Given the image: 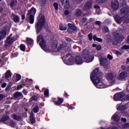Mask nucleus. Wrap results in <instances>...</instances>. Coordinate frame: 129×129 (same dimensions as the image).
<instances>
[{
    "instance_id": "1",
    "label": "nucleus",
    "mask_w": 129,
    "mask_h": 129,
    "mask_svg": "<svg viewBox=\"0 0 129 129\" xmlns=\"http://www.w3.org/2000/svg\"><path fill=\"white\" fill-rule=\"evenodd\" d=\"M101 75H102V74L99 71V69L97 68L94 70L91 75V80L97 88H106V87L109 86V85H107V84L102 82Z\"/></svg>"
},
{
    "instance_id": "2",
    "label": "nucleus",
    "mask_w": 129,
    "mask_h": 129,
    "mask_svg": "<svg viewBox=\"0 0 129 129\" xmlns=\"http://www.w3.org/2000/svg\"><path fill=\"white\" fill-rule=\"evenodd\" d=\"M120 9V13L121 14V16L123 18H125V19H126V18L128 17L129 7L126 5V3H125V2H122L121 4Z\"/></svg>"
},
{
    "instance_id": "3",
    "label": "nucleus",
    "mask_w": 129,
    "mask_h": 129,
    "mask_svg": "<svg viewBox=\"0 0 129 129\" xmlns=\"http://www.w3.org/2000/svg\"><path fill=\"white\" fill-rule=\"evenodd\" d=\"M81 55L86 63H90V62H92V61H93V59H94V56L91 55L89 53V51L87 49L84 50L82 52Z\"/></svg>"
},
{
    "instance_id": "4",
    "label": "nucleus",
    "mask_w": 129,
    "mask_h": 129,
    "mask_svg": "<svg viewBox=\"0 0 129 129\" xmlns=\"http://www.w3.org/2000/svg\"><path fill=\"white\" fill-rule=\"evenodd\" d=\"M113 99L115 101L129 100V95L126 96L124 93H116L114 95Z\"/></svg>"
},
{
    "instance_id": "5",
    "label": "nucleus",
    "mask_w": 129,
    "mask_h": 129,
    "mask_svg": "<svg viewBox=\"0 0 129 129\" xmlns=\"http://www.w3.org/2000/svg\"><path fill=\"white\" fill-rule=\"evenodd\" d=\"M45 25V16H42L38 20L37 24H36V32L37 33H40L41 32V30H42V28H43V26Z\"/></svg>"
},
{
    "instance_id": "6",
    "label": "nucleus",
    "mask_w": 129,
    "mask_h": 129,
    "mask_svg": "<svg viewBox=\"0 0 129 129\" xmlns=\"http://www.w3.org/2000/svg\"><path fill=\"white\" fill-rule=\"evenodd\" d=\"M70 47L67 46V43H66V42L60 44L57 48V51L58 52H62V53H64V52H70Z\"/></svg>"
},
{
    "instance_id": "7",
    "label": "nucleus",
    "mask_w": 129,
    "mask_h": 129,
    "mask_svg": "<svg viewBox=\"0 0 129 129\" xmlns=\"http://www.w3.org/2000/svg\"><path fill=\"white\" fill-rule=\"evenodd\" d=\"M61 57H62V59L63 60H66L67 58H68L69 62L67 63L68 65H72V63L73 62H74V57L71 55V54L70 53H67L66 55L64 54H61Z\"/></svg>"
},
{
    "instance_id": "8",
    "label": "nucleus",
    "mask_w": 129,
    "mask_h": 129,
    "mask_svg": "<svg viewBox=\"0 0 129 129\" xmlns=\"http://www.w3.org/2000/svg\"><path fill=\"white\" fill-rule=\"evenodd\" d=\"M37 42H40V46L41 47L42 49L44 50V51H46L47 45H46V42H45V40H44V38H43L42 35H39L37 37Z\"/></svg>"
},
{
    "instance_id": "9",
    "label": "nucleus",
    "mask_w": 129,
    "mask_h": 129,
    "mask_svg": "<svg viewBox=\"0 0 129 129\" xmlns=\"http://www.w3.org/2000/svg\"><path fill=\"white\" fill-rule=\"evenodd\" d=\"M36 9L32 8L28 11L27 16H29V22L30 24H34V15L36 14Z\"/></svg>"
},
{
    "instance_id": "10",
    "label": "nucleus",
    "mask_w": 129,
    "mask_h": 129,
    "mask_svg": "<svg viewBox=\"0 0 129 129\" xmlns=\"http://www.w3.org/2000/svg\"><path fill=\"white\" fill-rule=\"evenodd\" d=\"M13 36V34H10V36L7 38V40L6 41V43L4 45V47L6 49H8L14 43V41H15V38L13 37L11 38V37Z\"/></svg>"
},
{
    "instance_id": "11",
    "label": "nucleus",
    "mask_w": 129,
    "mask_h": 129,
    "mask_svg": "<svg viewBox=\"0 0 129 129\" xmlns=\"http://www.w3.org/2000/svg\"><path fill=\"white\" fill-rule=\"evenodd\" d=\"M124 39L123 35L118 33L116 35L115 38L113 41V44L114 45H117L118 44L119 41H122Z\"/></svg>"
},
{
    "instance_id": "12",
    "label": "nucleus",
    "mask_w": 129,
    "mask_h": 129,
    "mask_svg": "<svg viewBox=\"0 0 129 129\" xmlns=\"http://www.w3.org/2000/svg\"><path fill=\"white\" fill-rule=\"evenodd\" d=\"M99 60L100 61V64L102 66H103L104 68H107L108 67V60L106 58L99 57Z\"/></svg>"
},
{
    "instance_id": "13",
    "label": "nucleus",
    "mask_w": 129,
    "mask_h": 129,
    "mask_svg": "<svg viewBox=\"0 0 129 129\" xmlns=\"http://www.w3.org/2000/svg\"><path fill=\"white\" fill-rule=\"evenodd\" d=\"M111 6L114 11H117V10H118L119 3L117 0H112Z\"/></svg>"
},
{
    "instance_id": "14",
    "label": "nucleus",
    "mask_w": 129,
    "mask_h": 129,
    "mask_svg": "<svg viewBox=\"0 0 129 129\" xmlns=\"http://www.w3.org/2000/svg\"><path fill=\"white\" fill-rule=\"evenodd\" d=\"M68 27H69L68 29V32L69 34H72L73 32L77 31V27L72 24L69 23Z\"/></svg>"
},
{
    "instance_id": "15",
    "label": "nucleus",
    "mask_w": 129,
    "mask_h": 129,
    "mask_svg": "<svg viewBox=\"0 0 129 129\" xmlns=\"http://www.w3.org/2000/svg\"><path fill=\"white\" fill-rule=\"evenodd\" d=\"M114 18L115 22L117 24H121V23H122V21H123L124 19H125V18L123 17V16H122V17H120L118 15H114Z\"/></svg>"
},
{
    "instance_id": "16",
    "label": "nucleus",
    "mask_w": 129,
    "mask_h": 129,
    "mask_svg": "<svg viewBox=\"0 0 129 129\" xmlns=\"http://www.w3.org/2000/svg\"><path fill=\"white\" fill-rule=\"evenodd\" d=\"M92 6V2L91 1H88L85 4L83 10L84 11H88L91 9Z\"/></svg>"
},
{
    "instance_id": "17",
    "label": "nucleus",
    "mask_w": 129,
    "mask_h": 129,
    "mask_svg": "<svg viewBox=\"0 0 129 129\" xmlns=\"http://www.w3.org/2000/svg\"><path fill=\"white\" fill-rule=\"evenodd\" d=\"M111 119L116 122L119 121V120H120V117L118 115V113H115L113 114L111 117Z\"/></svg>"
},
{
    "instance_id": "18",
    "label": "nucleus",
    "mask_w": 129,
    "mask_h": 129,
    "mask_svg": "<svg viewBox=\"0 0 129 129\" xmlns=\"http://www.w3.org/2000/svg\"><path fill=\"white\" fill-rule=\"evenodd\" d=\"M76 64L78 65H80L83 63V60H82V57L80 56H77L75 59Z\"/></svg>"
},
{
    "instance_id": "19",
    "label": "nucleus",
    "mask_w": 129,
    "mask_h": 129,
    "mask_svg": "<svg viewBox=\"0 0 129 129\" xmlns=\"http://www.w3.org/2000/svg\"><path fill=\"white\" fill-rule=\"evenodd\" d=\"M117 109L118 110H125L126 109V106L125 105H121L120 104H118L116 106Z\"/></svg>"
},
{
    "instance_id": "20",
    "label": "nucleus",
    "mask_w": 129,
    "mask_h": 129,
    "mask_svg": "<svg viewBox=\"0 0 129 129\" xmlns=\"http://www.w3.org/2000/svg\"><path fill=\"white\" fill-rule=\"evenodd\" d=\"M105 77L108 81L112 80L113 79V75L111 73H108L105 74Z\"/></svg>"
},
{
    "instance_id": "21",
    "label": "nucleus",
    "mask_w": 129,
    "mask_h": 129,
    "mask_svg": "<svg viewBox=\"0 0 129 129\" xmlns=\"http://www.w3.org/2000/svg\"><path fill=\"white\" fill-rule=\"evenodd\" d=\"M74 14L76 17H80L82 15V10L78 9L75 11Z\"/></svg>"
},
{
    "instance_id": "22",
    "label": "nucleus",
    "mask_w": 129,
    "mask_h": 129,
    "mask_svg": "<svg viewBox=\"0 0 129 129\" xmlns=\"http://www.w3.org/2000/svg\"><path fill=\"white\" fill-rule=\"evenodd\" d=\"M7 35V32L6 31L3 30L2 31L0 32V41L1 40H3V38L6 37V35Z\"/></svg>"
},
{
    "instance_id": "23",
    "label": "nucleus",
    "mask_w": 129,
    "mask_h": 129,
    "mask_svg": "<svg viewBox=\"0 0 129 129\" xmlns=\"http://www.w3.org/2000/svg\"><path fill=\"white\" fill-rule=\"evenodd\" d=\"M12 118H13V119H15V120H18V121L20 120H22V116H18L16 114H13L12 115Z\"/></svg>"
},
{
    "instance_id": "24",
    "label": "nucleus",
    "mask_w": 129,
    "mask_h": 129,
    "mask_svg": "<svg viewBox=\"0 0 129 129\" xmlns=\"http://www.w3.org/2000/svg\"><path fill=\"white\" fill-rule=\"evenodd\" d=\"M14 98H18V97H23V94L20 92H16L15 93L14 95Z\"/></svg>"
},
{
    "instance_id": "25",
    "label": "nucleus",
    "mask_w": 129,
    "mask_h": 129,
    "mask_svg": "<svg viewBox=\"0 0 129 129\" xmlns=\"http://www.w3.org/2000/svg\"><path fill=\"white\" fill-rule=\"evenodd\" d=\"M34 113L33 112H31L30 113V122L31 123H35V118H34Z\"/></svg>"
},
{
    "instance_id": "26",
    "label": "nucleus",
    "mask_w": 129,
    "mask_h": 129,
    "mask_svg": "<svg viewBox=\"0 0 129 129\" xmlns=\"http://www.w3.org/2000/svg\"><path fill=\"white\" fill-rule=\"evenodd\" d=\"M119 76L122 79H124V78H126L127 77V73H126V72H122L120 74Z\"/></svg>"
},
{
    "instance_id": "27",
    "label": "nucleus",
    "mask_w": 129,
    "mask_h": 129,
    "mask_svg": "<svg viewBox=\"0 0 129 129\" xmlns=\"http://www.w3.org/2000/svg\"><path fill=\"white\" fill-rule=\"evenodd\" d=\"M27 44L29 45V46H30V47H32L34 44V41L33 39L31 38H28L27 40Z\"/></svg>"
},
{
    "instance_id": "28",
    "label": "nucleus",
    "mask_w": 129,
    "mask_h": 129,
    "mask_svg": "<svg viewBox=\"0 0 129 129\" xmlns=\"http://www.w3.org/2000/svg\"><path fill=\"white\" fill-rule=\"evenodd\" d=\"M62 103H63V99L60 98H58V100L57 101L55 102V104H56V105H61V104H62Z\"/></svg>"
},
{
    "instance_id": "29",
    "label": "nucleus",
    "mask_w": 129,
    "mask_h": 129,
    "mask_svg": "<svg viewBox=\"0 0 129 129\" xmlns=\"http://www.w3.org/2000/svg\"><path fill=\"white\" fill-rule=\"evenodd\" d=\"M12 76V73H11V71H7L6 73H5V78L6 79H8V78H10Z\"/></svg>"
},
{
    "instance_id": "30",
    "label": "nucleus",
    "mask_w": 129,
    "mask_h": 129,
    "mask_svg": "<svg viewBox=\"0 0 129 129\" xmlns=\"http://www.w3.org/2000/svg\"><path fill=\"white\" fill-rule=\"evenodd\" d=\"M64 8V9H69L70 8V4L69 3V0H66Z\"/></svg>"
},
{
    "instance_id": "31",
    "label": "nucleus",
    "mask_w": 129,
    "mask_h": 129,
    "mask_svg": "<svg viewBox=\"0 0 129 129\" xmlns=\"http://www.w3.org/2000/svg\"><path fill=\"white\" fill-rule=\"evenodd\" d=\"M93 39L94 41H97V42H102V39L96 37V35L93 36Z\"/></svg>"
},
{
    "instance_id": "32",
    "label": "nucleus",
    "mask_w": 129,
    "mask_h": 129,
    "mask_svg": "<svg viewBox=\"0 0 129 129\" xmlns=\"http://www.w3.org/2000/svg\"><path fill=\"white\" fill-rule=\"evenodd\" d=\"M13 21L15 23H18L20 21V18L17 15H13Z\"/></svg>"
},
{
    "instance_id": "33",
    "label": "nucleus",
    "mask_w": 129,
    "mask_h": 129,
    "mask_svg": "<svg viewBox=\"0 0 129 129\" xmlns=\"http://www.w3.org/2000/svg\"><path fill=\"white\" fill-rule=\"evenodd\" d=\"M32 111H33L34 113H38V112H39V107L35 106V107L32 109Z\"/></svg>"
},
{
    "instance_id": "34",
    "label": "nucleus",
    "mask_w": 129,
    "mask_h": 129,
    "mask_svg": "<svg viewBox=\"0 0 129 129\" xmlns=\"http://www.w3.org/2000/svg\"><path fill=\"white\" fill-rule=\"evenodd\" d=\"M59 30L60 31H66L67 30V27H63L62 24L59 25Z\"/></svg>"
},
{
    "instance_id": "35",
    "label": "nucleus",
    "mask_w": 129,
    "mask_h": 129,
    "mask_svg": "<svg viewBox=\"0 0 129 129\" xmlns=\"http://www.w3.org/2000/svg\"><path fill=\"white\" fill-rule=\"evenodd\" d=\"M9 119V116H4L2 118H1V121H6V120H8Z\"/></svg>"
},
{
    "instance_id": "36",
    "label": "nucleus",
    "mask_w": 129,
    "mask_h": 129,
    "mask_svg": "<svg viewBox=\"0 0 129 129\" xmlns=\"http://www.w3.org/2000/svg\"><path fill=\"white\" fill-rule=\"evenodd\" d=\"M9 121H10V124H9L11 126H15V125H16V123L15 122H14V120H10Z\"/></svg>"
},
{
    "instance_id": "37",
    "label": "nucleus",
    "mask_w": 129,
    "mask_h": 129,
    "mask_svg": "<svg viewBox=\"0 0 129 129\" xmlns=\"http://www.w3.org/2000/svg\"><path fill=\"white\" fill-rule=\"evenodd\" d=\"M122 128H127V127H129V123H125L122 125Z\"/></svg>"
},
{
    "instance_id": "38",
    "label": "nucleus",
    "mask_w": 129,
    "mask_h": 129,
    "mask_svg": "<svg viewBox=\"0 0 129 129\" xmlns=\"http://www.w3.org/2000/svg\"><path fill=\"white\" fill-rule=\"evenodd\" d=\"M44 94L46 97H48V96H49V90H45Z\"/></svg>"
},
{
    "instance_id": "39",
    "label": "nucleus",
    "mask_w": 129,
    "mask_h": 129,
    "mask_svg": "<svg viewBox=\"0 0 129 129\" xmlns=\"http://www.w3.org/2000/svg\"><path fill=\"white\" fill-rule=\"evenodd\" d=\"M20 49L21 50V51H25V50H26V46L24 44L20 45Z\"/></svg>"
},
{
    "instance_id": "40",
    "label": "nucleus",
    "mask_w": 129,
    "mask_h": 129,
    "mask_svg": "<svg viewBox=\"0 0 129 129\" xmlns=\"http://www.w3.org/2000/svg\"><path fill=\"white\" fill-rule=\"evenodd\" d=\"M17 0H15L14 1H12L11 4H10V6L12 8H13V7H14V6H15V4H17Z\"/></svg>"
},
{
    "instance_id": "41",
    "label": "nucleus",
    "mask_w": 129,
    "mask_h": 129,
    "mask_svg": "<svg viewBox=\"0 0 129 129\" xmlns=\"http://www.w3.org/2000/svg\"><path fill=\"white\" fill-rule=\"evenodd\" d=\"M122 50H128L129 49V45H124L122 47Z\"/></svg>"
},
{
    "instance_id": "42",
    "label": "nucleus",
    "mask_w": 129,
    "mask_h": 129,
    "mask_svg": "<svg viewBox=\"0 0 129 129\" xmlns=\"http://www.w3.org/2000/svg\"><path fill=\"white\" fill-rule=\"evenodd\" d=\"M53 7H54L55 11H58V3H54L53 4Z\"/></svg>"
},
{
    "instance_id": "43",
    "label": "nucleus",
    "mask_w": 129,
    "mask_h": 129,
    "mask_svg": "<svg viewBox=\"0 0 129 129\" xmlns=\"http://www.w3.org/2000/svg\"><path fill=\"white\" fill-rule=\"evenodd\" d=\"M108 0H96V3L97 4H99L100 3H105V2H107Z\"/></svg>"
},
{
    "instance_id": "44",
    "label": "nucleus",
    "mask_w": 129,
    "mask_h": 129,
    "mask_svg": "<svg viewBox=\"0 0 129 129\" xmlns=\"http://www.w3.org/2000/svg\"><path fill=\"white\" fill-rule=\"evenodd\" d=\"M57 43L55 42V43H54V42H52V48L54 49H56L57 48Z\"/></svg>"
},
{
    "instance_id": "45",
    "label": "nucleus",
    "mask_w": 129,
    "mask_h": 129,
    "mask_svg": "<svg viewBox=\"0 0 129 129\" xmlns=\"http://www.w3.org/2000/svg\"><path fill=\"white\" fill-rule=\"evenodd\" d=\"M16 77H17V81H19V80H21V78H22V77L21 76V75L17 74L16 75Z\"/></svg>"
},
{
    "instance_id": "46",
    "label": "nucleus",
    "mask_w": 129,
    "mask_h": 129,
    "mask_svg": "<svg viewBox=\"0 0 129 129\" xmlns=\"http://www.w3.org/2000/svg\"><path fill=\"white\" fill-rule=\"evenodd\" d=\"M103 32H105V33H107L108 32V28L107 27H104L103 29Z\"/></svg>"
},
{
    "instance_id": "47",
    "label": "nucleus",
    "mask_w": 129,
    "mask_h": 129,
    "mask_svg": "<svg viewBox=\"0 0 129 129\" xmlns=\"http://www.w3.org/2000/svg\"><path fill=\"white\" fill-rule=\"evenodd\" d=\"M32 100H38V97L37 96L34 95L31 97Z\"/></svg>"
},
{
    "instance_id": "48",
    "label": "nucleus",
    "mask_w": 129,
    "mask_h": 129,
    "mask_svg": "<svg viewBox=\"0 0 129 129\" xmlns=\"http://www.w3.org/2000/svg\"><path fill=\"white\" fill-rule=\"evenodd\" d=\"M88 38H89L90 41H92V34L90 33L88 35Z\"/></svg>"
},
{
    "instance_id": "49",
    "label": "nucleus",
    "mask_w": 129,
    "mask_h": 129,
    "mask_svg": "<svg viewBox=\"0 0 129 129\" xmlns=\"http://www.w3.org/2000/svg\"><path fill=\"white\" fill-rule=\"evenodd\" d=\"M23 88V85H19L17 86V90H20Z\"/></svg>"
},
{
    "instance_id": "50",
    "label": "nucleus",
    "mask_w": 129,
    "mask_h": 129,
    "mask_svg": "<svg viewBox=\"0 0 129 129\" xmlns=\"http://www.w3.org/2000/svg\"><path fill=\"white\" fill-rule=\"evenodd\" d=\"M107 58L109 59V60H112V59H113V57L110 54H108L107 55Z\"/></svg>"
},
{
    "instance_id": "51",
    "label": "nucleus",
    "mask_w": 129,
    "mask_h": 129,
    "mask_svg": "<svg viewBox=\"0 0 129 129\" xmlns=\"http://www.w3.org/2000/svg\"><path fill=\"white\" fill-rule=\"evenodd\" d=\"M95 24L97 25L98 26H99V27H100V26L101 25V22L99 21H97L95 22Z\"/></svg>"
},
{
    "instance_id": "52",
    "label": "nucleus",
    "mask_w": 129,
    "mask_h": 129,
    "mask_svg": "<svg viewBox=\"0 0 129 129\" xmlns=\"http://www.w3.org/2000/svg\"><path fill=\"white\" fill-rule=\"evenodd\" d=\"M95 9L97 10V11H100V7L98 6V5L95 6Z\"/></svg>"
},
{
    "instance_id": "53",
    "label": "nucleus",
    "mask_w": 129,
    "mask_h": 129,
    "mask_svg": "<svg viewBox=\"0 0 129 129\" xmlns=\"http://www.w3.org/2000/svg\"><path fill=\"white\" fill-rule=\"evenodd\" d=\"M64 14L66 16H68V15H69V11L66 10L64 12Z\"/></svg>"
},
{
    "instance_id": "54",
    "label": "nucleus",
    "mask_w": 129,
    "mask_h": 129,
    "mask_svg": "<svg viewBox=\"0 0 129 129\" xmlns=\"http://www.w3.org/2000/svg\"><path fill=\"white\" fill-rule=\"evenodd\" d=\"M87 22V19L86 18H83L82 19L83 23H86Z\"/></svg>"
},
{
    "instance_id": "55",
    "label": "nucleus",
    "mask_w": 129,
    "mask_h": 129,
    "mask_svg": "<svg viewBox=\"0 0 129 129\" xmlns=\"http://www.w3.org/2000/svg\"><path fill=\"white\" fill-rule=\"evenodd\" d=\"M96 49L97 50H98V51L101 50V46L100 45H98L96 46Z\"/></svg>"
},
{
    "instance_id": "56",
    "label": "nucleus",
    "mask_w": 129,
    "mask_h": 129,
    "mask_svg": "<svg viewBox=\"0 0 129 129\" xmlns=\"http://www.w3.org/2000/svg\"><path fill=\"white\" fill-rule=\"evenodd\" d=\"M23 92L24 95H27V94H28V91H27V90H23Z\"/></svg>"
},
{
    "instance_id": "57",
    "label": "nucleus",
    "mask_w": 129,
    "mask_h": 129,
    "mask_svg": "<svg viewBox=\"0 0 129 129\" xmlns=\"http://www.w3.org/2000/svg\"><path fill=\"white\" fill-rule=\"evenodd\" d=\"M93 21H94V20L93 19H92V18H90V19H89V22H88L87 23V24H90V23H92V22H93Z\"/></svg>"
},
{
    "instance_id": "58",
    "label": "nucleus",
    "mask_w": 129,
    "mask_h": 129,
    "mask_svg": "<svg viewBox=\"0 0 129 129\" xmlns=\"http://www.w3.org/2000/svg\"><path fill=\"white\" fill-rule=\"evenodd\" d=\"M6 86H7V83H4L2 85V88H5V87H6Z\"/></svg>"
},
{
    "instance_id": "59",
    "label": "nucleus",
    "mask_w": 129,
    "mask_h": 129,
    "mask_svg": "<svg viewBox=\"0 0 129 129\" xmlns=\"http://www.w3.org/2000/svg\"><path fill=\"white\" fill-rule=\"evenodd\" d=\"M4 97H5V95L3 94H0V101L1 100H3V99L4 98Z\"/></svg>"
},
{
    "instance_id": "60",
    "label": "nucleus",
    "mask_w": 129,
    "mask_h": 129,
    "mask_svg": "<svg viewBox=\"0 0 129 129\" xmlns=\"http://www.w3.org/2000/svg\"><path fill=\"white\" fill-rule=\"evenodd\" d=\"M10 89H11V88L9 86H8L6 88V91H10Z\"/></svg>"
},
{
    "instance_id": "61",
    "label": "nucleus",
    "mask_w": 129,
    "mask_h": 129,
    "mask_svg": "<svg viewBox=\"0 0 129 129\" xmlns=\"http://www.w3.org/2000/svg\"><path fill=\"white\" fill-rule=\"evenodd\" d=\"M121 120L123 121V122H125V121H126V119L125 118H121Z\"/></svg>"
},
{
    "instance_id": "62",
    "label": "nucleus",
    "mask_w": 129,
    "mask_h": 129,
    "mask_svg": "<svg viewBox=\"0 0 129 129\" xmlns=\"http://www.w3.org/2000/svg\"><path fill=\"white\" fill-rule=\"evenodd\" d=\"M67 106L70 108V109H73V107L69 106V104H67Z\"/></svg>"
},
{
    "instance_id": "63",
    "label": "nucleus",
    "mask_w": 129,
    "mask_h": 129,
    "mask_svg": "<svg viewBox=\"0 0 129 129\" xmlns=\"http://www.w3.org/2000/svg\"><path fill=\"white\" fill-rule=\"evenodd\" d=\"M66 40H67V41H68V42H71V41H72L71 39H70L69 38H67Z\"/></svg>"
},
{
    "instance_id": "64",
    "label": "nucleus",
    "mask_w": 129,
    "mask_h": 129,
    "mask_svg": "<svg viewBox=\"0 0 129 129\" xmlns=\"http://www.w3.org/2000/svg\"><path fill=\"white\" fill-rule=\"evenodd\" d=\"M111 129H119V128L116 127H112Z\"/></svg>"
}]
</instances>
